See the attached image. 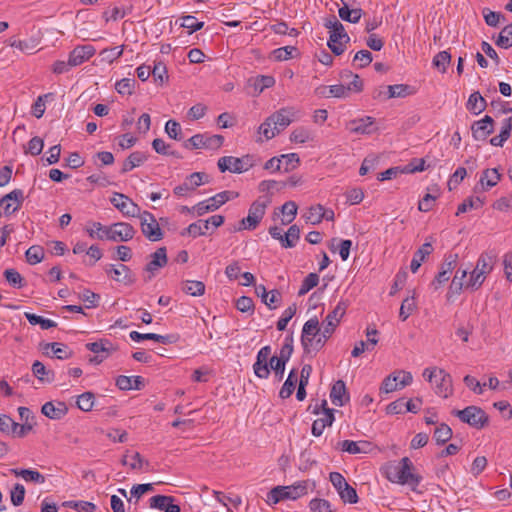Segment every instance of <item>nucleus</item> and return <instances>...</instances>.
Listing matches in <instances>:
<instances>
[{
	"instance_id": "10",
	"label": "nucleus",
	"mask_w": 512,
	"mask_h": 512,
	"mask_svg": "<svg viewBox=\"0 0 512 512\" xmlns=\"http://www.w3.org/2000/svg\"><path fill=\"white\" fill-rule=\"evenodd\" d=\"M350 41V37L345 31L343 24L340 22L332 31L328 40V47L336 55L343 54L346 50V44Z\"/></svg>"
},
{
	"instance_id": "5",
	"label": "nucleus",
	"mask_w": 512,
	"mask_h": 512,
	"mask_svg": "<svg viewBox=\"0 0 512 512\" xmlns=\"http://www.w3.org/2000/svg\"><path fill=\"white\" fill-rule=\"evenodd\" d=\"M307 493V483L299 482L292 486H277L270 490L267 495V502L276 504L285 499H297Z\"/></svg>"
},
{
	"instance_id": "38",
	"label": "nucleus",
	"mask_w": 512,
	"mask_h": 512,
	"mask_svg": "<svg viewBox=\"0 0 512 512\" xmlns=\"http://www.w3.org/2000/svg\"><path fill=\"white\" fill-rule=\"evenodd\" d=\"M387 99L404 98L415 93V89L407 84H395L387 86Z\"/></svg>"
},
{
	"instance_id": "33",
	"label": "nucleus",
	"mask_w": 512,
	"mask_h": 512,
	"mask_svg": "<svg viewBox=\"0 0 512 512\" xmlns=\"http://www.w3.org/2000/svg\"><path fill=\"white\" fill-rule=\"evenodd\" d=\"M32 372L41 382L51 383L55 379L54 371L46 369L45 365L38 360L32 364Z\"/></svg>"
},
{
	"instance_id": "19",
	"label": "nucleus",
	"mask_w": 512,
	"mask_h": 512,
	"mask_svg": "<svg viewBox=\"0 0 512 512\" xmlns=\"http://www.w3.org/2000/svg\"><path fill=\"white\" fill-rule=\"evenodd\" d=\"M96 50L94 46L87 45H78L69 53L70 66L76 67L89 60L94 54Z\"/></svg>"
},
{
	"instance_id": "3",
	"label": "nucleus",
	"mask_w": 512,
	"mask_h": 512,
	"mask_svg": "<svg viewBox=\"0 0 512 512\" xmlns=\"http://www.w3.org/2000/svg\"><path fill=\"white\" fill-rule=\"evenodd\" d=\"M452 414L460 419L461 422L470 425L475 429H483L489 423L488 414L480 407L471 405L462 410H453Z\"/></svg>"
},
{
	"instance_id": "29",
	"label": "nucleus",
	"mask_w": 512,
	"mask_h": 512,
	"mask_svg": "<svg viewBox=\"0 0 512 512\" xmlns=\"http://www.w3.org/2000/svg\"><path fill=\"white\" fill-rule=\"evenodd\" d=\"M496 258L497 255L493 251L483 252L479 256L475 268L484 275H488L493 270Z\"/></svg>"
},
{
	"instance_id": "4",
	"label": "nucleus",
	"mask_w": 512,
	"mask_h": 512,
	"mask_svg": "<svg viewBox=\"0 0 512 512\" xmlns=\"http://www.w3.org/2000/svg\"><path fill=\"white\" fill-rule=\"evenodd\" d=\"M269 200L261 201L260 198L254 201L248 210V216L243 218L239 225L233 227L231 231H241L243 229L246 230H254L257 228L259 223L261 222L263 216L265 215L266 208L269 204Z\"/></svg>"
},
{
	"instance_id": "39",
	"label": "nucleus",
	"mask_w": 512,
	"mask_h": 512,
	"mask_svg": "<svg viewBox=\"0 0 512 512\" xmlns=\"http://www.w3.org/2000/svg\"><path fill=\"white\" fill-rule=\"evenodd\" d=\"M42 349L45 351L44 353L48 355L47 350L51 349L53 354L58 359H68L72 356V351L67 350V346L58 342L44 343L42 344Z\"/></svg>"
},
{
	"instance_id": "44",
	"label": "nucleus",
	"mask_w": 512,
	"mask_h": 512,
	"mask_svg": "<svg viewBox=\"0 0 512 512\" xmlns=\"http://www.w3.org/2000/svg\"><path fill=\"white\" fill-rule=\"evenodd\" d=\"M303 217L307 223L319 224L323 220V206L321 204L311 206Z\"/></svg>"
},
{
	"instance_id": "36",
	"label": "nucleus",
	"mask_w": 512,
	"mask_h": 512,
	"mask_svg": "<svg viewBox=\"0 0 512 512\" xmlns=\"http://www.w3.org/2000/svg\"><path fill=\"white\" fill-rule=\"evenodd\" d=\"M351 3H345V6L339 8V17L350 23H358L363 15V10L360 8L350 9Z\"/></svg>"
},
{
	"instance_id": "64",
	"label": "nucleus",
	"mask_w": 512,
	"mask_h": 512,
	"mask_svg": "<svg viewBox=\"0 0 512 512\" xmlns=\"http://www.w3.org/2000/svg\"><path fill=\"white\" fill-rule=\"evenodd\" d=\"M309 507L313 512H333L330 502L325 499H312L309 503Z\"/></svg>"
},
{
	"instance_id": "56",
	"label": "nucleus",
	"mask_w": 512,
	"mask_h": 512,
	"mask_svg": "<svg viewBox=\"0 0 512 512\" xmlns=\"http://www.w3.org/2000/svg\"><path fill=\"white\" fill-rule=\"evenodd\" d=\"M483 205V201L479 198L469 197L464 200L457 208L456 215L467 212L469 209H479Z\"/></svg>"
},
{
	"instance_id": "40",
	"label": "nucleus",
	"mask_w": 512,
	"mask_h": 512,
	"mask_svg": "<svg viewBox=\"0 0 512 512\" xmlns=\"http://www.w3.org/2000/svg\"><path fill=\"white\" fill-rule=\"evenodd\" d=\"M3 276L10 286L14 288H23L26 285L25 279L14 268H8L3 272Z\"/></svg>"
},
{
	"instance_id": "46",
	"label": "nucleus",
	"mask_w": 512,
	"mask_h": 512,
	"mask_svg": "<svg viewBox=\"0 0 512 512\" xmlns=\"http://www.w3.org/2000/svg\"><path fill=\"white\" fill-rule=\"evenodd\" d=\"M452 429L445 423L440 424L434 431V439L438 445H443L452 437Z\"/></svg>"
},
{
	"instance_id": "9",
	"label": "nucleus",
	"mask_w": 512,
	"mask_h": 512,
	"mask_svg": "<svg viewBox=\"0 0 512 512\" xmlns=\"http://www.w3.org/2000/svg\"><path fill=\"white\" fill-rule=\"evenodd\" d=\"M106 239L113 242H127L136 234L134 227L126 222L113 223L105 230Z\"/></svg>"
},
{
	"instance_id": "25",
	"label": "nucleus",
	"mask_w": 512,
	"mask_h": 512,
	"mask_svg": "<svg viewBox=\"0 0 512 512\" xmlns=\"http://www.w3.org/2000/svg\"><path fill=\"white\" fill-rule=\"evenodd\" d=\"M435 393L443 398H448L452 394V377L443 369H439V378L435 382Z\"/></svg>"
},
{
	"instance_id": "61",
	"label": "nucleus",
	"mask_w": 512,
	"mask_h": 512,
	"mask_svg": "<svg viewBox=\"0 0 512 512\" xmlns=\"http://www.w3.org/2000/svg\"><path fill=\"white\" fill-rule=\"evenodd\" d=\"M43 147H44L43 139L38 136H35L32 139H30L24 152L26 154H31L33 156H36L42 152Z\"/></svg>"
},
{
	"instance_id": "48",
	"label": "nucleus",
	"mask_w": 512,
	"mask_h": 512,
	"mask_svg": "<svg viewBox=\"0 0 512 512\" xmlns=\"http://www.w3.org/2000/svg\"><path fill=\"white\" fill-rule=\"evenodd\" d=\"M151 74L154 78V81L159 85H163L168 81V71L166 65L159 61L154 64L153 69L151 70Z\"/></svg>"
},
{
	"instance_id": "55",
	"label": "nucleus",
	"mask_w": 512,
	"mask_h": 512,
	"mask_svg": "<svg viewBox=\"0 0 512 512\" xmlns=\"http://www.w3.org/2000/svg\"><path fill=\"white\" fill-rule=\"evenodd\" d=\"M416 304L414 301V296L412 297H406L401 304L400 311H399V318L402 321H406L408 317L412 314V312L415 310Z\"/></svg>"
},
{
	"instance_id": "52",
	"label": "nucleus",
	"mask_w": 512,
	"mask_h": 512,
	"mask_svg": "<svg viewBox=\"0 0 512 512\" xmlns=\"http://www.w3.org/2000/svg\"><path fill=\"white\" fill-rule=\"evenodd\" d=\"M484 20L488 26L497 27L501 21H505L506 18L501 12L491 11L489 8L482 10Z\"/></svg>"
},
{
	"instance_id": "62",
	"label": "nucleus",
	"mask_w": 512,
	"mask_h": 512,
	"mask_svg": "<svg viewBox=\"0 0 512 512\" xmlns=\"http://www.w3.org/2000/svg\"><path fill=\"white\" fill-rule=\"evenodd\" d=\"M253 370L258 378L267 379L270 375L269 361L256 359Z\"/></svg>"
},
{
	"instance_id": "11",
	"label": "nucleus",
	"mask_w": 512,
	"mask_h": 512,
	"mask_svg": "<svg viewBox=\"0 0 512 512\" xmlns=\"http://www.w3.org/2000/svg\"><path fill=\"white\" fill-rule=\"evenodd\" d=\"M320 331L321 328L317 317L311 318L305 322L301 335V344L305 353L309 354L312 352L313 343L317 339Z\"/></svg>"
},
{
	"instance_id": "50",
	"label": "nucleus",
	"mask_w": 512,
	"mask_h": 512,
	"mask_svg": "<svg viewBox=\"0 0 512 512\" xmlns=\"http://www.w3.org/2000/svg\"><path fill=\"white\" fill-rule=\"evenodd\" d=\"M450 62L451 54L448 51H441L434 56L432 64L440 72L445 73Z\"/></svg>"
},
{
	"instance_id": "58",
	"label": "nucleus",
	"mask_w": 512,
	"mask_h": 512,
	"mask_svg": "<svg viewBox=\"0 0 512 512\" xmlns=\"http://www.w3.org/2000/svg\"><path fill=\"white\" fill-rule=\"evenodd\" d=\"M294 53H297L295 46H285L273 50L272 54L277 61H285L294 57Z\"/></svg>"
},
{
	"instance_id": "45",
	"label": "nucleus",
	"mask_w": 512,
	"mask_h": 512,
	"mask_svg": "<svg viewBox=\"0 0 512 512\" xmlns=\"http://www.w3.org/2000/svg\"><path fill=\"white\" fill-rule=\"evenodd\" d=\"M297 209V204L294 201H287L281 206V212L284 215L281 220L283 225H288L295 219Z\"/></svg>"
},
{
	"instance_id": "35",
	"label": "nucleus",
	"mask_w": 512,
	"mask_h": 512,
	"mask_svg": "<svg viewBox=\"0 0 512 512\" xmlns=\"http://www.w3.org/2000/svg\"><path fill=\"white\" fill-rule=\"evenodd\" d=\"M10 472L17 477H22L27 482L44 483L45 476L37 470L32 469H10Z\"/></svg>"
},
{
	"instance_id": "24",
	"label": "nucleus",
	"mask_w": 512,
	"mask_h": 512,
	"mask_svg": "<svg viewBox=\"0 0 512 512\" xmlns=\"http://www.w3.org/2000/svg\"><path fill=\"white\" fill-rule=\"evenodd\" d=\"M347 307L348 304L345 301H340L336 307L326 316L322 325L324 327H330L335 331L336 327L340 323V320L345 315Z\"/></svg>"
},
{
	"instance_id": "6",
	"label": "nucleus",
	"mask_w": 512,
	"mask_h": 512,
	"mask_svg": "<svg viewBox=\"0 0 512 512\" xmlns=\"http://www.w3.org/2000/svg\"><path fill=\"white\" fill-rule=\"evenodd\" d=\"M140 219L141 232L151 242H157L163 239L164 233L160 228L155 216L144 211L138 215Z\"/></svg>"
},
{
	"instance_id": "17",
	"label": "nucleus",
	"mask_w": 512,
	"mask_h": 512,
	"mask_svg": "<svg viewBox=\"0 0 512 512\" xmlns=\"http://www.w3.org/2000/svg\"><path fill=\"white\" fill-rule=\"evenodd\" d=\"M494 120L491 116L485 115L481 120L475 121L471 126L472 136L477 141H484L494 132Z\"/></svg>"
},
{
	"instance_id": "47",
	"label": "nucleus",
	"mask_w": 512,
	"mask_h": 512,
	"mask_svg": "<svg viewBox=\"0 0 512 512\" xmlns=\"http://www.w3.org/2000/svg\"><path fill=\"white\" fill-rule=\"evenodd\" d=\"M25 257L29 264H38L44 259V249L39 245H33L26 250Z\"/></svg>"
},
{
	"instance_id": "41",
	"label": "nucleus",
	"mask_w": 512,
	"mask_h": 512,
	"mask_svg": "<svg viewBox=\"0 0 512 512\" xmlns=\"http://www.w3.org/2000/svg\"><path fill=\"white\" fill-rule=\"evenodd\" d=\"M300 239V228L294 224L291 225L288 231L284 234L282 240L283 248H293L296 246V242Z\"/></svg>"
},
{
	"instance_id": "13",
	"label": "nucleus",
	"mask_w": 512,
	"mask_h": 512,
	"mask_svg": "<svg viewBox=\"0 0 512 512\" xmlns=\"http://www.w3.org/2000/svg\"><path fill=\"white\" fill-rule=\"evenodd\" d=\"M224 220V216L222 215H213L207 220H199L190 224L185 231L182 232V235H185V232L193 237L205 235L210 224L218 228L224 223Z\"/></svg>"
},
{
	"instance_id": "57",
	"label": "nucleus",
	"mask_w": 512,
	"mask_h": 512,
	"mask_svg": "<svg viewBox=\"0 0 512 512\" xmlns=\"http://www.w3.org/2000/svg\"><path fill=\"white\" fill-rule=\"evenodd\" d=\"M64 507L72 508L78 512H94L96 506L88 501H66Z\"/></svg>"
},
{
	"instance_id": "23",
	"label": "nucleus",
	"mask_w": 512,
	"mask_h": 512,
	"mask_svg": "<svg viewBox=\"0 0 512 512\" xmlns=\"http://www.w3.org/2000/svg\"><path fill=\"white\" fill-rule=\"evenodd\" d=\"M330 399L336 406H344L349 400L350 396L347 392L345 382L343 380H337L331 388Z\"/></svg>"
},
{
	"instance_id": "12",
	"label": "nucleus",
	"mask_w": 512,
	"mask_h": 512,
	"mask_svg": "<svg viewBox=\"0 0 512 512\" xmlns=\"http://www.w3.org/2000/svg\"><path fill=\"white\" fill-rule=\"evenodd\" d=\"M110 202L125 216L138 217L141 213L140 207L134 203L132 199L122 193L115 192Z\"/></svg>"
},
{
	"instance_id": "59",
	"label": "nucleus",
	"mask_w": 512,
	"mask_h": 512,
	"mask_svg": "<svg viewBox=\"0 0 512 512\" xmlns=\"http://www.w3.org/2000/svg\"><path fill=\"white\" fill-rule=\"evenodd\" d=\"M208 175L205 172H194L186 177L185 181H187L191 187V191L196 187L209 182Z\"/></svg>"
},
{
	"instance_id": "54",
	"label": "nucleus",
	"mask_w": 512,
	"mask_h": 512,
	"mask_svg": "<svg viewBox=\"0 0 512 512\" xmlns=\"http://www.w3.org/2000/svg\"><path fill=\"white\" fill-rule=\"evenodd\" d=\"M319 283V276L316 273H309L303 280L302 285L298 291V296L307 294L311 289L316 287Z\"/></svg>"
},
{
	"instance_id": "26",
	"label": "nucleus",
	"mask_w": 512,
	"mask_h": 512,
	"mask_svg": "<svg viewBox=\"0 0 512 512\" xmlns=\"http://www.w3.org/2000/svg\"><path fill=\"white\" fill-rule=\"evenodd\" d=\"M370 445L368 441L355 442L352 440H344L338 443L337 448L349 454H359L367 453Z\"/></svg>"
},
{
	"instance_id": "18",
	"label": "nucleus",
	"mask_w": 512,
	"mask_h": 512,
	"mask_svg": "<svg viewBox=\"0 0 512 512\" xmlns=\"http://www.w3.org/2000/svg\"><path fill=\"white\" fill-rule=\"evenodd\" d=\"M24 194L21 189H14L0 199V208L5 215L14 213L23 203Z\"/></svg>"
},
{
	"instance_id": "63",
	"label": "nucleus",
	"mask_w": 512,
	"mask_h": 512,
	"mask_svg": "<svg viewBox=\"0 0 512 512\" xmlns=\"http://www.w3.org/2000/svg\"><path fill=\"white\" fill-rule=\"evenodd\" d=\"M165 132L174 140L182 139V129L180 124L175 120H168L165 125Z\"/></svg>"
},
{
	"instance_id": "20",
	"label": "nucleus",
	"mask_w": 512,
	"mask_h": 512,
	"mask_svg": "<svg viewBox=\"0 0 512 512\" xmlns=\"http://www.w3.org/2000/svg\"><path fill=\"white\" fill-rule=\"evenodd\" d=\"M374 122V118L370 116L354 119L348 122L347 129L351 133L369 135L376 130L374 128Z\"/></svg>"
},
{
	"instance_id": "22",
	"label": "nucleus",
	"mask_w": 512,
	"mask_h": 512,
	"mask_svg": "<svg viewBox=\"0 0 512 512\" xmlns=\"http://www.w3.org/2000/svg\"><path fill=\"white\" fill-rule=\"evenodd\" d=\"M174 497L166 495H155L150 498V507L163 510L164 512H180V506L173 503Z\"/></svg>"
},
{
	"instance_id": "8",
	"label": "nucleus",
	"mask_w": 512,
	"mask_h": 512,
	"mask_svg": "<svg viewBox=\"0 0 512 512\" xmlns=\"http://www.w3.org/2000/svg\"><path fill=\"white\" fill-rule=\"evenodd\" d=\"M224 138L221 135L206 136L205 134H195L183 143L186 149H219L223 144Z\"/></svg>"
},
{
	"instance_id": "31",
	"label": "nucleus",
	"mask_w": 512,
	"mask_h": 512,
	"mask_svg": "<svg viewBox=\"0 0 512 512\" xmlns=\"http://www.w3.org/2000/svg\"><path fill=\"white\" fill-rule=\"evenodd\" d=\"M148 159V156L144 152L135 151L132 152L123 162V166L121 169V173H127L134 169L135 167H138L142 165L146 160Z\"/></svg>"
},
{
	"instance_id": "53",
	"label": "nucleus",
	"mask_w": 512,
	"mask_h": 512,
	"mask_svg": "<svg viewBox=\"0 0 512 512\" xmlns=\"http://www.w3.org/2000/svg\"><path fill=\"white\" fill-rule=\"evenodd\" d=\"M135 85L136 80L134 78H123L115 84V89L121 95H131Z\"/></svg>"
},
{
	"instance_id": "60",
	"label": "nucleus",
	"mask_w": 512,
	"mask_h": 512,
	"mask_svg": "<svg viewBox=\"0 0 512 512\" xmlns=\"http://www.w3.org/2000/svg\"><path fill=\"white\" fill-rule=\"evenodd\" d=\"M181 27L189 29V34H192L198 30H201L204 26V22H199L196 17L187 15L182 17Z\"/></svg>"
},
{
	"instance_id": "2",
	"label": "nucleus",
	"mask_w": 512,
	"mask_h": 512,
	"mask_svg": "<svg viewBox=\"0 0 512 512\" xmlns=\"http://www.w3.org/2000/svg\"><path fill=\"white\" fill-rule=\"evenodd\" d=\"M294 116L295 113L292 108H281L265 119L259 126L258 133L263 135L266 140H270L287 128L293 121Z\"/></svg>"
},
{
	"instance_id": "1",
	"label": "nucleus",
	"mask_w": 512,
	"mask_h": 512,
	"mask_svg": "<svg viewBox=\"0 0 512 512\" xmlns=\"http://www.w3.org/2000/svg\"><path fill=\"white\" fill-rule=\"evenodd\" d=\"M381 470L387 480L400 485H408L412 491H417V487L422 481V476L415 472V466L408 457H403L399 462H387Z\"/></svg>"
},
{
	"instance_id": "30",
	"label": "nucleus",
	"mask_w": 512,
	"mask_h": 512,
	"mask_svg": "<svg viewBox=\"0 0 512 512\" xmlns=\"http://www.w3.org/2000/svg\"><path fill=\"white\" fill-rule=\"evenodd\" d=\"M334 410H326V415H324L322 418H318L314 420L312 424V434L315 437H319L322 435L324 429L326 427H329L334 422Z\"/></svg>"
},
{
	"instance_id": "15",
	"label": "nucleus",
	"mask_w": 512,
	"mask_h": 512,
	"mask_svg": "<svg viewBox=\"0 0 512 512\" xmlns=\"http://www.w3.org/2000/svg\"><path fill=\"white\" fill-rule=\"evenodd\" d=\"M105 272L114 281L121 282L125 285H132L136 281L135 275L131 269L124 264H119L118 266L110 264L106 266Z\"/></svg>"
},
{
	"instance_id": "28",
	"label": "nucleus",
	"mask_w": 512,
	"mask_h": 512,
	"mask_svg": "<svg viewBox=\"0 0 512 512\" xmlns=\"http://www.w3.org/2000/svg\"><path fill=\"white\" fill-rule=\"evenodd\" d=\"M86 348L94 354L105 356L106 358H108L112 352L116 351V347H114L108 339H100L96 342L87 343Z\"/></svg>"
},
{
	"instance_id": "49",
	"label": "nucleus",
	"mask_w": 512,
	"mask_h": 512,
	"mask_svg": "<svg viewBox=\"0 0 512 512\" xmlns=\"http://www.w3.org/2000/svg\"><path fill=\"white\" fill-rule=\"evenodd\" d=\"M95 396L94 393L88 391L77 397L76 405L77 407L84 411L89 412L92 410L94 406Z\"/></svg>"
},
{
	"instance_id": "43",
	"label": "nucleus",
	"mask_w": 512,
	"mask_h": 512,
	"mask_svg": "<svg viewBox=\"0 0 512 512\" xmlns=\"http://www.w3.org/2000/svg\"><path fill=\"white\" fill-rule=\"evenodd\" d=\"M24 315L31 325H39L43 330H47L57 326L56 322L50 319H46L42 316L36 315L34 313L26 312Z\"/></svg>"
},
{
	"instance_id": "7",
	"label": "nucleus",
	"mask_w": 512,
	"mask_h": 512,
	"mask_svg": "<svg viewBox=\"0 0 512 512\" xmlns=\"http://www.w3.org/2000/svg\"><path fill=\"white\" fill-rule=\"evenodd\" d=\"M329 480L337 490L341 500L345 503L355 504L358 502L356 489L347 483L343 475L339 472H331Z\"/></svg>"
},
{
	"instance_id": "21",
	"label": "nucleus",
	"mask_w": 512,
	"mask_h": 512,
	"mask_svg": "<svg viewBox=\"0 0 512 512\" xmlns=\"http://www.w3.org/2000/svg\"><path fill=\"white\" fill-rule=\"evenodd\" d=\"M41 412L49 419L60 420L68 413V407L65 402L54 404V402L49 401L42 406Z\"/></svg>"
},
{
	"instance_id": "32",
	"label": "nucleus",
	"mask_w": 512,
	"mask_h": 512,
	"mask_svg": "<svg viewBox=\"0 0 512 512\" xmlns=\"http://www.w3.org/2000/svg\"><path fill=\"white\" fill-rule=\"evenodd\" d=\"M231 172L232 173H243L248 171L254 166L252 156L245 155L241 158L230 156Z\"/></svg>"
},
{
	"instance_id": "42",
	"label": "nucleus",
	"mask_w": 512,
	"mask_h": 512,
	"mask_svg": "<svg viewBox=\"0 0 512 512\" xmlns=\"http://www.w3.org/2000/svg\"><path fill=\"white\" fill-rule=\"evenodd\" d=\"M500 179H501V174L499 173L497 168L485 169L482 172V176L480 178V183L482 185H484V183H486V187L491 188V187H494L495 185H497V183L500 181Z\"/></svg>"
},
{
	"instance_id": "51",
	"label": "nucleus",
	"mask_w": 512,
	"mask_h": 512,
	"mask_svg": "<svg viewBox=\"0 0 512 512\" xmlns=\"http://www.w3.org/2000/svg\"><path fill=\"white\" fill-rule=\"evenodd\" d=\"M238 197V193L234 191H223L215 196L208 199V202H212L214 209L217 210L219 207L224 205L230 199H234Z\"/></svg>"
},
{
	"instance_id": "34",
	"label": "nucleus",
	"mask_w": 512,
	"mask_h": 512,
	"mask_svg": "<svg viewBox=\"0 0 512 512\" xmlns=\"http://www.w3.org/2000/svg\"><path fill=\"white\" fill-rule=\"evenodd\" d=\"M181 289L186 294L199 297L205 293V284L197 280H185L181 282Z\"/></svg>"
},
{
	"instance_id": "16",
	"label": "nucleus",
	"mask_w": 512,
	"mask_h": 512,
	"mask_svg": "<svg viewBox=\"0 0 512 512\" xmlns=\"http://www.w3.org/2000/svg\"><path fill=\"white\" fill-rule=\"evenodd\" d=\"M150 258L151 260L145 266V271L148 273L145 281H150L160 268L167 265L168 258L166 247L158 248L150 255Z\"/></svg>"
},
{
	"instance_id": "27",
	"label": "nucleus",
	"mask_w": 512,
	"mask_h": 512,
	"mask_svg": "<svg viewBox=\"0 0 512 512\" xmlns=\"http://www.w3.org/2000/svg\"><path fill=\"white\" fill-rule=\"evenodd\" d=\"M431 242H425L415 253L412 258L410 269L412 273H416L420 268L422 262L425 261L426 257L433 252Z\"/></svg>"
},
{
	"instance_id": "14",
	"label": "nucleus",
	"mask_w": 512,
	"mask_h": 512,
	"mask_svg": "<svg viewBox=\"0 0 512 512\" xmlns=\"http://www.w3.org/2000/svg\"><path fill=\"white\" fill-rule=\"evenodd\" d=\"M401 375H402V380L400 381V388H403L412 383V380H413L412 374L410 372L399 370V371L393 372L392 374L387 376L383 380L380 389L385 393H390V392L396 391L397 389H399L397 381L399 379V376H401Z\"/></svg>"
},
{
	"instance_id": "37",
	"label": "nucleus",
	"mask_w": 512,
	"mask_h": 512,
	"mask_svg": "<svg viewBox=\"0 0 512 512\" xmlns=\"http://www.w3.org/2000/svg\"><path fill=\"white\" fill-rule=\"evenodd\" d=\"M487 107L486 100L482 97L480 92H473L467 101V109L478 115L482 113Z\"/></svg>"
}]
</instances>
